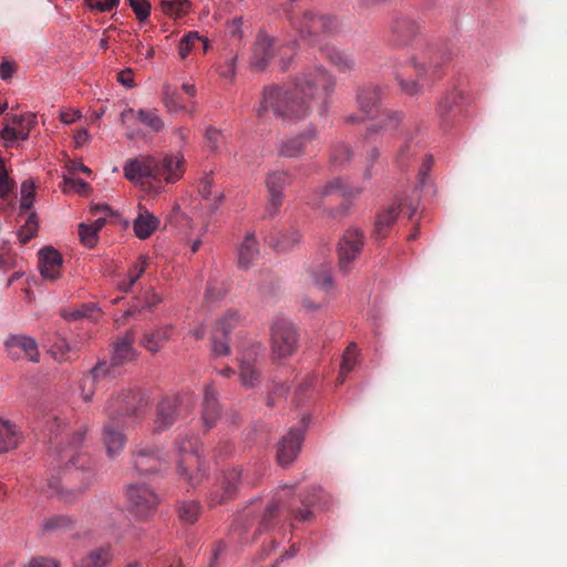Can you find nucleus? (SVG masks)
I'll return each instance as SVG.
<instances>
[{
	"mask_svg": "<svg viewBox=\"0 0 567 567\" xmlns=\"http://www.w3.org/2000/svg\"><path fill=\"white\" fill-rule=\"evenodd\" d=\"M334 86L333 76L323 68H308L295 79L296 92L276 84L265 86L257 115L264 117L271 112L280 118H303L315 110L322 116L328 110Z\"/></svg>",
	"mask_w": 567,
	"mask_h": 567,
	"instance_id": "nucleus-1",
	"label": "nucleus"
},
{
	"mask_svg": "<svg viewBox=\"0 0 567 567\" xmlns=\"http://www.w3.org/2000/svg\"><path fill=\"white\" fill-rule=\"evenodd\" d=\"M85 435L86 427L81 426L68 439L66 446L58 449L59 461L63 466L48 482L51 495H56L66 504L78 499L95 481L92 458L78 451Z\"/></svg>",
	"mask_w": 567,
	"mask_h": 567,
	"instance_id": "nucleus-2",
	"label": "nucleus"
},
{
	"mask_svg": "<svg viewBox=\"0 0 567 567\" xmlns=\"http://www.w3.org/2000/svg\"><path fill=\"white\" fill-rule=\"evenodd\" d=\"M184 158L182 155H165L162 158L144 156L130 159L124 165V175L132 182L152 178L156 182H177L184 173Z\"/></svg>",
	"mask_w": 567,
	"mask_h": 567,
	"instance_id": "nucleus-3",
	"label": "nucleus"
},
{
	"mask_svg": "<svg viewBox=\"0 0 567 567\" xmlns=\"http://www.w3.org/2000/svg\"><path fill=\"white\" fill-rule=\"evenodd\" d=\"M295 51L296 42L279 43L276 38L265 31H260L251 49L249 58L250 69L261 72L268 66L270 60L276 54H279L281 55V70L286 71Z\"/></svg>",
	"mask_w": 567,
	"mask_h": 567,
	"instance_id": "nucleus-4",
	"label": "nucleus"
},
{
	"mask_svg": "<svg viewBox=\"0 0 567 567\" xmlns=\"http://www.w3.org/2000/svg\"><path fill=\"white\" fill-rule=\"evenodd\" d=\"M178 452L177 473L181 480L194 487L198 485L204 476L202 458L199 456V442L195 435H181L176 442Z\"/></svg>",
	"mask_w": 567,
	"mask_h": 567,
	"instance_id": "nucleus-5",
	"label": "nucleus"
},
{
	"mask_svg": "<svg viewBox=\"0 0 567 567\" xmlns=\"http://www.w3.org/2000/svg\"><path fill=\"white\" fill-rule=\"evenodd\" d=\"M281 506V494L276 492L265 505L260 498L251 499L237 515L234 525L236 528H247L256 515H260L257 533L270 529L276 524L277 513Z\"/></svg>",
	"mask_w": 567,
	"mask_h": 567,
	"instance_id": "nucleus-6",
	"label": "nucleus"
},
{
	"mask_svg": "<svg viewBox=\"0 0 567 567\" xmlns=\"http://www.w3.org/2000/svg\"><path fill=\"white\" fill-rule=\"evenodd\" d=\"M290 24L303 38L336 34L342 28L337 17L315 10H305L300 14L291 16Z\"/></svg>",
	"mask_w": 567,
	"mask_h": 567,
	"instance_id": "nucleus-7",
	"label": "nucleus"
},
{
	"mask_svg": "<svg viewBox=\"0 0 567 567\" xmlns=\"http://www.w3.org/2000/svg\"><path fill=\"white\" fill-rule=\"evenodd\" d=\"M148 400L140 389L123 390L112 396L106 405L105 413L111 420L123 417H141L144 415Z\"/></svg>",
	"mask_w": 567,
	"mask_h": 567,
	"instance_id": "nucleus-8",
	"label": "nucleus"
},
{
	"mask_svg": "<svg viewBox=\"0 0 567 567\" xmlns=\"http://www.w3.org/2000/svg\"><path fill=\"white\" fill-rule=\"evenodd\" d=\"M193 409L194 401L186 394L163 398L156 405L153 432L168 430L176 421L187 416Z\"/></svg>",
	"mask_w": 567,
	"mask_h": 567,
	"instance_id": "nucleus-9",
	"label": "nucleus"
},
{
	"mask_svg": "<svg viewBox=\"0 0 567 567\" xmlns=\"http://www.w3.org/2000/svg\"><path fill=\"white\" fill-rule=\"evenodd\" d=\"M298 344L295 326L286 318H275L270 327V346L274 359H286L293 354Z\"/></svg>",
	"mask_w": 567,
	"mask_h": 567,
	"instance_id": "nucleus-10",
	"label": "nucleus"
},
{
	"mask_svg": "<svg viewBox=\"0 0 567 567\" xmlns=\"http://www.w3.org/2000/svg\"><path fill=\"white\" fill-rule=\"evenodd\" d=\"M406 212L408 217L412 218L416 212L414 203L406 197H395L393 203L383 207L375 216L374 226L372 230V238L375 240L384 239L394 223L396 221L400 213Z\"/></svg>",
	"mask_w": 567,
	"mask_h": 567,
	"instance_id": "nucleus-11",
	"label": "nucleus"
},
{
	"mask_svg": "<svg viewBox=\"0 0 567 567\" xmlns=\"http://www.w3.org/2000/svg\"><path fill=\"white\" fill-rule=\"evenodd\" d=\"M411 63L416 73V80H406L400 74L396 75V81L401 91L408 95H417L422 93L425 86L431 85V83L441 78V63L439 62L432 61L429 66H426L424 63L419 62L413 58Z\"/></svg>",
	"mask_w": 567,
	"mask_h": 567,
	"instance_id": "nucleus-12",
	"label": "nucleus"
},
{
	"mask_svg": "<svg viewBox=\"0 0 567 567\" xmlns=\"http://www.w3.org/2000/svg\"><path fill=\"white\" fill-rule=\"evenodd\" d=\"M364 245V235L355 227L348 228L338 244V259L340 271L348 274L359 258Z\"/></svg>",
	"mask_w": 567,
	"mask_h": 567,
	"instance_id": "nucleus-13",
	"label": "nucleus"
},
{
	"mask_svg": "<svg viewBox=\"0 0 567 567\" xmlns=\"http://www.w3.org/2000/svg\"><path fill=\"white\" fill-rule=\"evenodd\" d=\"M128 511L134 518L145 520L158 505L157 495L146 485H132L127 489Z\"/></svg>",
	"mask_w": 567,
	"mask_h": 567,
	"instance_id": "nucleus-14",
	"label": "nucleus"
},
{
	"mask_svg": "<svg viewBox=\"0 0 567 567\" xmlns=\"http://www.w3.org/2000/svg\"><path fill=\"white\" fill-rule=\"evenodd\" d=\"M256 478L250 477L248 471L244 473L243 470L237 467L227 470L224 473L218 491H215L210 496L212 506L220 505L235 497L239 484L254 486Z\"/></svg>",
	"mask_w": 567,
	"mask_h": 567,
	"instance_id": "nucleus-15",
	"label": "nucleus"
},
{
	"mask_svg": "<svg viewBox=\"0 0 567 567\" xmlns=\"http://www.w3.org/2000/svg\"><path fill=\"white\" fill-rule=\"evenodd\" d=\"M290 183V175L285 171H271L266 176V188L268 193L266 215L275 217L284 203V189Z\"/></svg>",
	"mask_w": 567,
	"mask_h": 567,
	"instance_id": "nucleus-16",
	"label": "nucleus"
},
{
	"mask_svg": "<svg viewBox=\"0 0 567 567\" xmlns=\"http://www.w3.org/2000/svg\"><path fill=\"white\" fill-rule=\"evenodd\" d=\"M307 422V417L303 416L301 422L292 426L278 443L277 458L281 466L290 465L300 452Z\"/></svg>",
	"mask_w": 567,
	"mask_h": 567,
	"instance_id": "nucleus-17",
	"label": "nucleus"
},
{
	"mask_svg": "<svg viewBox=\"0 0 567 567\" xmlns=\"http://www.w3.org/2000/svg\"><path fill=\"white\" fill-rule=\"evenodd\" d=\"M7 124L0 131V138L9 144L18 140L25 141L30 135L32 125L34 124V115L32 114H7Z\"/></svg>",
	"mask_w": 567,
	"mask_h": 567,
	"instance_id": "nucleus-18",
	"label": "nucleus"
},
{
	"mask_svg": "<svg viewBox=\"0 0 567 567\" xmlns=\"http://www.w3.org/2000/svg\"><path fill=\"white\" fill-rule=\"evenodd\" d=\"M390 42L398 48L408 47L416 40L420 33V24L414 19L400 16L393 19L391 25Z\"/></svg>",
	"mask_w": 567,
	"mask_h": 567,
	"instance_id": "nucleus-19",
	"label": "nucleus"
},
{
	"mask_svg": "<svg viewBox=\"0 0 567 567\" xmlns=\"http://www.w3.org/2000/svg\"><path fill=\"white\" fill-rule=\"evenodd\" d=\"M166 464V455L158 449L137 446L134 451V466L141 474L156 473Z\"/></svg>",
	"mask_w": 567,
	"mask_h": 567,
	"instance_id": "nucleus-20",
	"label": "nucleus"
},
{
	"mask_svg": "<svg viewBox=\"0 0 567 567\" xmlns=\"http://www.w3.org/2000/svg\"><path fill=\"white\" fill-rule=\"evenodd\" d=\"M4 346L8 350L9 355L13 360L20 359L19 350L25 354V358L34 363L40 361V352L38 343L32 337L24 334H11L4 341Z\"/></svg>",
	"mask_w": 567,
	"mask_h": 567,
	"instance_id": "nucleus-21",
	"label": "nucleus"
},
{
	"mask_svg": "<svg viewBox=\"0 0 567 567\" xmlns=\"http://www.w3.org/2000/svg\"><path fill=\"white\" fill-rule=\"evenodd\" d=\"M403 113L400 111H383L379 115L378 121L367 128L365 134L363 135L364 142L369 143L375 135L383 136L396 131L403 121Z\"/></svg>",
	"mask_w": 567,
	"mask_h": 567,
	"instance_id": "nucleus-22",
	"label": "nucleus"
},
{
	"mask_svg": "<svg viewBox=\"0 0 567 567\" xmlns=\"http://www.w3.org/2000/svg\"><path fill=\"white\" fill-rule=\"evenodd\" d=\"M360 189L350 188L341 178H333L322 187L316 189L308 198V205L313 208H318L322 205L326 197L329 196H344L353 197L359 194Z\"/></svg>",
	"mask_w": 567,
	"mask_h": 567,
	"instance_id": "nucleus-23",
	"label": "nucleus"
},
{
	"mask_svg": "<svg viewBox=\"0 0 567 567\" xmlns=\"http://www.w3.org/2000/svg\"><path fill=\"white\" fill-rule=\"evenodd\" d=\"M124 420H111V416H107L102 436L106 453L111 457L118 454L125 446L126 437L122 432Z\"/></svg>",
	"mask_w": 567,
	"mask_h": 567,
	"instance_id": "nucleus-24",
	"label": "nucleus"
},
{
	"mask_svg": "<svg viewBox=\"0 0 567 567\" xmlns=\"http://www.w3.org/2000/svg\"><path fill=\"white\" fill-rule=\"evenodd\" d=\"M463 94L456 89L445 92L436 104V114L442 125H449L460 112L463 102Z\"/></svg>",
	"mask_w": 567,
	"mask_h": 567,
	"instance_id": "nucleus-25",
	"label": "nucleus"
},
{
	"mask_svg": "<svg viewBox=\"0 0 567 567\" xmlns=\"http://www.w3.org/2000/svg\"><path fill=\"white\" fill-rule=\"evenodd\" d=\"M316 131L309 128L299 135L282 140L279 146V155L289 158L301 156L307 151L308 145L316 140Z\"/></svg>",
	"mask_w": 567,
	"mask_h": 567,
	"instance_id": "nucleus-26",
	"label": "nucleus"
},
{
	"mask_svg": "<svg viewBox=\"0 0 567 567\" xmlns=\"http://www.w3.org/2000/svg\"><path fill=\"white\" fill-rule=\"evenodd\" d=\"M62 262L61 254L52 247L39 251V267L44 279L56 280L61 275Z\"/></svg>",
	"mask_w": 567,
	"mask_h": 567,
	"instance_id": "nucleus-27",
	"label": "nucleus"
},
{
	"mask_svg": "<svg viewBox=\"0 0 567 567\" xmlns=\"http://www.w3.org/2000/svg\"><path fill=\"white\" fill-rule=\"evenodd\" d=\"M220 416V405L218 402V392L215 386L209 383L205 385L202 420L207 429L213 427Z\"/></svg>",
	"mask_w": 567,
	"mask_h": 567,
	"instance_id": "nucleus-28",
	"label": "nucleus"
},
{
	"mask_svg": "<svg viewBox=\"0 0 567 567\" xmlns=\"http://www.w3.org/2000/svg\"><path fill=\"white\" fill-rule=\"evenodd\" d=\"M383 90L375 84H367L360 87L357 92V103L359 110L368 117L377 111V107L382 100Z\"/></svg>",
	"mask_w": 567,
	"mask_h": 567,
	"instance_id": "nucleus-29",
	"label": "nucleus"
},
{
	"mask_svg": "<svg viewBox=\"0 0 567 567\" xmlns=\"http://www.w3.org/2000/svg\"><path fill=\"white\" fill-rule=\"evenodd\" d=\"M259 257L258 243L254 234L249 233L244 238L238 249V267L247 270Z\"/></svg>",
	"mask_w": 567,
	"mask_h": 567,
	"instance_id": "nucleus-30",
	"label": "nucleus"
},
{
	"mask_svg": "<svg viewBox=\"0 0 567 567\" xmlns=\"http://www.w3.org/2000/svg\"><path fill=\"white\" fill-rule=\"evenodd\" d=\"M135 336L132 331L126 332V334L118 339L114 344V350L112 354L111 362L113 365H121L125 362L133 360L134 350L132 344L134 343Z\"/></svg>",
	"mask_w": 567,
	"mask_h": 567,
	"instance_id": "nucleus-31",
	"label": "nucleus"
},
{
	"mask_svg": "<svg viewBox=\"0 0 567 567\" xmlns=\"http://www.w3.org/2000/svg\"><path fill=\"white\" fill-rule=\"evenodd\" d=\"M21 433L16 424L0 419V453H7L18 447Z\"/></svg>",
	"mask_w": 567,
	"mask_h": 567,
	"instance_id": "nucleus-32",
	"label": "nucleus"
},
{
	"mask_svg": "<svg viewBox=\"0 0 567 567\" xmlns=\"http://www.w3.org/2000/svg\"><path fill=\"white\" fill-rule=\"evenodd\" d=\"M109 373V367L104 363H99L82 379L81 396L85 402H90L95 393V383L101 378Z\"/></svg>",
	"mask_w": 567,
	"mask_h": 567,
	"instance_id": "nucleus-33",
	"label": "nucleus"
},
{
	"mask_svg": "<svg viewBox=\"0 0 567 567\" xmlns=\"http://www.w3.org/2000/svg\"><path fill=\"white\" fill-rule=\"evenodd\" d=\"M173 331V326H165L153 332L145 333L141 340V343L148 351L156 353L165 344V342L171 339Z\"/></svg>",
	"mask_w": 567,
	"mask_h": 567,
	"instance_id": "nucleus-34",
	"label": "nucleus"
},
{
	"mask_svg": "<svg viewBox=\"0 0 567 567\" xmlns=\"http://www.w3.org/2000/svg\"><path fill=\"white\" fill-rule=\"evenodd\" d=\"M162 301V297L157 295L152 288L145 290L142 296L136 298L135 302L123 313V320L128 317L140 313L143 310H152Z\"/></svg>",
	"mask_w": 567,
	"mask_h": 567,
	"instance_id": "nucleus-35",
	"label": "nucleus"
},
{
	"mask_svg": "<svg viewBox=\"0 0 567 567\" xmlns=\"http://www.w3.org/2000/svg\"><path fill=\"white\" fill-rule=\"evenodd\" d=\"M112 558V546L106 544L87 553V555L80 560L79 567H104Z\"/></svg>",
	"mask_w": 567,
	"mask_h": 567,
	"instance_id": "nucleus-36",
	"label": "nucleus"
},
{
	"mask_svg": "<svg viewBox=\"0 0 567 567\" xmlns=\"http://www.w3.org/2000/svg\"><path fill=\"white\" fill-rule=\"evenodd\" d=\"M159 220L146 209L141 210L134 220V231L140 239L148 238L158 227Z\"/></svg>",
	"mask_w": 567,
	"mask_h": 567,
	"instance_id": "nucleus-37",
	"label": "nucleus"
},
{
	"mask_svg": "<svg viewBox=\"0 0 567 567\" xmlns=\"http://www.w3.org/2000/svg\"><path fill=\"white\" fill-rule=\"evenodd\" d=\"M301 235L298 229L290 228L284 231H277L269 237V244L279 251H287L300 241Z\"/></svg>",
	"mask_w": 567,
	"mask_h": 567,
	"instance_id": "nucleus-38",
	"label": "nucleus"
},
{
	"mask_svg": "<svg viewBox=\"0 0 567 567\" xmlns=\"http://www.w3.org/2000/svg\"><path fill=\"white\" fill-rule=\"evenodd\" d=\"M306 281L312 284L320 290H330L333 285L330 267L319 265L317 268L310 269L306 275Z\"/></svg>",
	"mask_w": 567,
	"mask_h": 567,
	"instance_id": "nucleus-39",
	"label": "nucleus"
},
{
	"mask_svg": "<svg viewBox=\"0 0 567 567\" xmlns=\"http://www.w3.org/2000/svg\"><path fill=\"white\" fill-rule=\"evenodd\" d=\"M207 48L208 43L206 39L199 37L197 32H189L182 38L178 53L182 59H186L190 52L199 51L205 53Z\"/></svg>",
	"mask_w": 567,
	"mask_h": 567,
	"instance_id": "nucleus-40",
	"label": "nucleus"
},
{
	"mask_svg": "<svg viewBox=\"0 0 567 567\" xmlns=\"http://www.w3.org/2000/svg\"><path fill=\"white\" fill-rule=\"evenodd\" d=\"M239 379L243 386L254 388L260 379L259 368L248 359H239Z\"/></svg>",
	"mask_w": 567,
	"mask_h": 567,
	"instance_id": "nucleus-41",
	"label": "nucleus"
},
{
	"mask_svg": "<svg viewBox=\"0 0 567 567\" xmlns=\"http://www.w3.org/2000/svg\"><path fill=\"white\" fill-rule=\"evenodd\" d=\"M358 358V347L355 343H350L343 352L342 361L340 364L339 377L337 378V384L340 385L344 382L346 377L350 373L355 364Z\"/></svg>",
	"mask_w": 567,
	"mask_h": 567,
	"instance_id": "nucleus-42",
	"label": "nucleus"
},
{
	"mask_svg": "<svg viewBox=\"0 0 567 567\" xmlns=\"http://www.w3.org/2000/svg\"><path fill=\"white\" fill-rule=\"evenodd\" d=\"M75 526V522L68 515H54L44 519L42 527L47 532H69Z\"/></svg>",
	"mask_w": 567,
	"mask_h": 567,
	"instance_id": "nucleus-43",
	"label": "nucleus"
},
{
	"mask_svg": "<svg viewBox=\"0 0 567 567\" xmlns=\"http://www.w3.org/2000/svg\"><path fill=\"white\" fill-rule=\"evenodd\" d=\"M327 58L340 72H348L354 68V60L347 52L331 49L328 51Z\"/></svg>",
	"mask_w": 567,
	"mask_h": 567,
	"instance_id": "nucleus-44",
	"label": "nucleus"
},
{
	"mask_svg": "<svg viewBox=\"0 0 567 567\" xmlns=\"http://www.w3.org/2000/svg\"><path fill=\"white\" fill-rule=\"evenodd\" d=\"M161 7L165 14L178 18L189 11L190 2L188 0H162Z\"/></svg>",
	"mask_w": 567,
	"mask_h": 567,
	"instance_id": "nucleus-45",
	"label": "nucleus"
},
{
	"mask_svg": "<svg viewBox=\"0 0 567 567\" xmlns=\"http://www.w3.org/2000/svg\"><path fill=\"white\" fill-rule=\"evenodd\" d=\"M136 117L141 123L154 132H159L164 127V123L159 117L157 110L141 109L137 111Z\"/></svg>",
	"mask_w": 567,
	"mask_h": 567,
	"instance_id": "nucleus-46",
	"label": "nucleus"
},
{
	"mask_svg": "<svg viewBox=\"0 0 567 567\" xmlns=\"http://www.w3.org/2000/svg\"><path fill=\"white\" fill-rule=\"evenodd\" d=\"M38 218L35 213H31L25 223L21 226L18 231V237L21 244L29 243L38 233Z\"/></svg>",
	"mask_w": 567,
	"mask_h": 567,
	"instance_id": "nucleus-47",
	"label": "nucleus"
},
{
	"mask_svg": "<svg viewBox=\"0 0 567 567\" xmlns=\"http://www.w3.org/2000/svg\"><path fill=\"white\" fill-rule=\"evenodd\" d=\"M35 198V187L31 179H27L21 184L20 213H27L33 206Z\"/></svg>",
	"mask_w": 567,
	"mask_h": 567,
	"instance_id": "nucleus-48",
	"label": "nucleus"
},
{
	"mask_svg": "<svg viewBox=\"0 0 567 567\" xmlns=\"http://www.w3.org/2000/svg\"><path fill=\"white\" fill-rule=\"evenodd\" d=\"M239 322V315L235 310L227 311L216 323V333H220L223 337L227 334L237 326Z\"/></svg>",
	"mask_w": 567,
	"mask_h": 567,
	"instance_id": "nucleus-49",
	"label": "nucleus"
},
{
	"mask_svg": "<svg viewBox=\"0 0 567 567\" xmlns=\"http://www.w3.org/2000/svg\"><path fill=\"white\" fill-rule=\"evenodd\" d=\"M200 506L197 502H184L178 508L179 518L186 524H194L199 515Z\"/></svg>",
	"mask_w": 567,
	"mask_h": 567,
	"instance_id": "nucleus-50",
	"label": "nucleus"
},
{
	"mask_svg": "<svg viewBox=\"0 0 567 567\" xmlns=\"http://www.w3.org/2000/svg\"><path fill=\"white\" fill-rule=\"evenodd\" d=\"M224 142H225V136L220 130H217L216 127H213V126H209L206 130L205 145L213 153L218 152L220 146L224 144Z\"/></svg>",
	"mask_w": 567,
	"mask_h": 567,
	"instance_id": "nucleus-51",
	"label": "nucleus"
},
{
	"mask_svg": "<svg viewBox=\"0 0 567 567\" xmlns=\"http://www.w3.org/2000/svg\"><path fill=\"white\" fill-rule=\"evenodd\" d=\"M351 156L350 147L344 143H338L333 145L330 158L336 166H342L350 161Z\"/></svg>",
	"mask_w": 567,
	"mask_h": 567,
	"instance_id": "nucleus-52",
	"label": "nucleus"
},
{
	"mask_svg": "<svg viewBox=\"0 0 567 567\" xmlns=\"http://www.w3.org/2000/svg\"><path fill=\"white\" fill-rule=\"evenodd\" d=\"M417 144L412 138H405L404 143L399 147L395 163L399 166H403L410 159V157L415 154Z\"/></svg>",
	"mask_w": 567,
	"mask_h": 567,
	"instance_id": "nucleus-53",
	"label": "nucleus"
},
{
	"mask_svg": "<svg viewBox=\"0 0 567 567\" xmlns=\"http://www.w3.org/2000/svg\"><path fill=\"white\" fill-rule=\"evenodd\" d=\"M71 350V346L64 339H60L51 346L50 353L55 361L65 362L70 359Z\"/></svg>",
	"mask_w": 567,
	"mask_h": 567,
	"instance_id": "nucleus-54",
	"label": "nucleus"
},
{
	"mask_svg": "<svg viewBox=\"0 0 567 567\" xmlns=\"http://www.w3.org/2000/svg\"><path fill=\"white\" fill-rule=\"evenodd\" d=\"M96 310V307L93 303H84L81 307L74 310H63L62 317L66 320H79L83 318H89Z\"/></svg>",
	"mask_w": 567,
	"mask_h": 567,
	"instance_id": "nucleus-55",
	"label": "nucleus"
},
{
	"mask_svg": "<svg viewBox=\"0 0 567 567\" xmlns=\"http://www.w3.org/2000/svg\"><path fill=\"white\" fill-rule=\"evenodd\" d=\"M79 236L81 243L87 248L95 247L99 240L97 233L86 224L79 225Z\"/></svg>",
	"mask_w": 567,
	"mask_h": 567,
	"instance_id": "nucleus-56",
	"label": "nucleus"
},
{
	"mask_svg": "<svg viewBox=\"0 0 567 567\" xmlns=\"http://www.w3.org/2000/svg\"><path fill=\"white\" fill-rule=\"evenodd\" d=\"M16 187V183L9 177L3 159L0 158V198H6Z\"/></svg>",
	"mask_w": 567,
	"mask_h": 567,
	"instance_id": "nucleus-57",
	"label": "nucleus"
},
{
	"mask_svg": "<svg viewBox=\"0 0 567 567\" xmlns=\"http://www.w3.org/2000/svg\"><path fill=\"white\" fill-rule=\"evenodd\" d=\"M137 20L146 21L151 14V3L147 0H127Z\"/></svg>",
	"mask_w": 567,
	"mask_h": 567,
	"instance_id": "nucleus-58",
	"label": "nucleus"
},
{
	"mask_svg": "<svg viewBox=\"0 0 567 567\" xmlns=\"http://www.w3.org/2000/svg\"><path fill=\"white\" fill-rule=\"evenodd\" d=\"M148 264L147 257H140L138 261L132 266L127 274L128 285H134L145 272Z\"/></svg>",
	"mask_w": 567,
	"mask_h": 567,
	"instance_id": "nucleus-59",
	"label": "nucleus"
},
{
	"mask_svg": "<svg viewBox=\"0 0 567 567\" xmlns=\"http://www.w3.org/2000/svg\"><path fill=\"white\" fill-rule=\"evenodd\" d=\"M63 182L64 192L74 190L78 194H86L90 189L89 184L80 178L65 176Z\"/></svg>",
	"mask_w": 567,
	"mask_h": 567,
	"instance_id": "nucleus-60",
	"label": "nucleus"
},
{
	"mask_svg": "<svg viewBox=\"0 0 567 567\" xmlns=\"http://www.w3.org/2000/svg\"><path fill=\"white\" fill-rule=\"evenodd\" d=\"M164 103L171 112H178L184 109V103L178 94L175 91H171L169 87H166L164 91Z\"/></svg>",
	"mask_w": 567,
	"mask_h": 567,
	"instance_id": "nucleus-61",
	"label": "nucleus"
},
{
	"mask_svg": "<svg viewBox=\"0 0 567 567\" xmlns=\"http://www.w3.org/2000/svg\"><path fill=\"white\" fill-rule=\"evenodd\" d=\"M47 426L48 430L53 433L55 436H58L60 433L64 431L66 427V419L62 417L58 414H49L47 416Z\"/></svg>",
	"mask_w": 567,
	"mask_h": 567,
	"instance_id": "nucleus-62",
	"label": "nucleus"
},
{
	"mask_svg": "<svg viewBox=\"0 0 567 567\" xmlns=\"http://www.w3.org/2000/svg\"><path fill=\"white\" fill-rule=\"evenodd\" d=\"M380 156V151H379V147L377 145H371L369 146V150L367 151V154H365V167H364V178L369 179L372 177L373 173H372V167L374 165V163L378 161Z\"/></svg>",
	"mask_w": 567,
	"mask_h": 567,
	"instance_id": "nucleus-63",
	"label": "nucleus"
},
{
	"mask_svg": "<svg viewBox=\"0 0 567 567\" xmlns=\"http://www.w3.org/2000/svg\"><path fill=\"white\" fill-rule=\"evenodd\" d=\"M265 348L260 343L251 344L241 355L240 359H248L258 367V361L264 357Z\"/></svg>",
	"mask_w": 567,
	"mask_h": 567,
	"instance_id": "nucleus-64",
	"label": "nucleus"
}]
</instances>
